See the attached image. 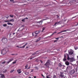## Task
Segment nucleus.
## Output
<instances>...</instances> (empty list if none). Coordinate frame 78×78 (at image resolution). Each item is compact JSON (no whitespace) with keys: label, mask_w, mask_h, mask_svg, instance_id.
Wrapping results in <instances>:
<instances>
[{"label":"nucleus","mask_w":78,"mask_h":78,"mask_svg":"<svg viewBox=\"0 0 78 78\" xmlns=\"http://www.w3.org/2000/svg\"><path fill=\"white\" fill-rule=\"evenodd\" d=\"M10 1L12 2H13V3H15V2H14V0H10Z\"/></svg>","instance_id":"30"},{"label":"nucleus","mask_w":78,"mask_h":78,"mask_svg":"<svg viewBox=\"0 0 78 78\" xmlns=\"http://www.w3.org/2000/svg\"><path fill=\"white\" fill-rule=\"evenodd\" d=\"M9 22H14V19H12L10 20H9Z\"/></svg>","instance_id":"23"},{"label":"nucleus","mask_w":78,"mask_h":78,"mask_svg":"<svg viewBox=\"0 0 78 78\" xmlns=\"http://www.w3.org/2000/svg\"><path fill=\"white\" fill-rule=\"evenodd\" d=\"M27 67H28V65H27L26 66H25V68L26 69H27Z\"/></svg>","instance_id":"27"},{"label":"nucleus","mask_w":78,"mask_h":78,"mask_svg":"<svg viewBox=\"0 0 78 78\" xmlns=\"http://www.w3.org/2000/svg\"><path fill=\"white\" fill-rule=\"evenodd\" d=\"M12 55H15V54H12Z\"/></svg>","instance_id":"55"},{"label":"nucleus","mask_w":78,"mask_h":78,"mask_svg":"<svg viewBox=\"0 0 78 78\" xmlns=\"http://www.w3.org/2000/svg\"><path fill=\"white\" fill-rule=\"evenodd\" d=\"M13 34L14 35V34H15V33H13Z\"/></svg>","instance_id":"59"},{"label":"nucleus","mask_w":78,"mask_h":78,"mask_svg":"<svg viewBox=\"0 0 78 78\" xmlns=\"http://www.w3.org/2000/svg\"><path fill=\"white\" fill-rule=\"evenodd\" d=\"M33 72V69H31V72Z\"/></svg>","instance_id":"50"},{"label":"nucleus","mask_w":78,"mask_h":78,"mask_svg":"<svg viewBox=\"0 0 78 78\" xmlns=\"http://www.w3.org/2000/svg\"><path fill=\"white\" fill-rule=\"evenodd\" d=\"M5 50V51H6V53L7 52H8V48H4V50Z\"/></svg>","instance_id":"16"},{"label":"nucleus","mask_w":78,"mask_h":78,"mask_svg":"<svg viewBox=\"0 0 78 78\" xmlns=\"http://www.w3.org/2000/svg\"><path fill=\"white\" fill-rule=\"evenodd\" d=\"M70 31V29H68L66 30V31Z\"/></svg>","instance_id":"33"},{"label":"nucleus","mask_w":78,"mask_h":78,"mask_svg":"<svg viewBox=\"0 0 78 78\" xmlns=\"http://www.w3.org/2000/svg\"><path fill=\"white\" fill-rule=\"evenodd\" d=\"M39 33H40V32L39 31H37L34 32V33H35V34H36L34 36L35 37H37V34H39Z\"/></svg>","instance_id":"7"},{"label":"nucleus","mask_w":78,"mask_h":78,"mask_svg":"<svg viewBox=\"0 0 78 78\" xmlns=\"http://www.w3.org/2000/svg\"><path fill=\"white\" fill-rule=\"evenodd\" d=\"M6 61H4V62H2V64H5V63H6Z\"/></svg>","instance_id":"34"},{"label":"nucleus","mask_w":78,"mask_h":78,"mask_svg":"<svg viewBox=\"0 0 78 78\" xmlns=\"http://www.w3.org/2000/svg\"><path fill=\"white\" fill-rule=\"evenodd\" d=\"M41 76H44V75L42 74H41Z\"/></svg>","instance_id":"54"},{"label":"nucleus","mask_w":78,"mask_h":78,"mask_svg":"<svg viewBox=\"0 0 78 78\" xmlns=\"http://www.w3.org/2000/svg\"><path fill=\"white\" fill-rule=\"evenodd\" d=\"M67 55H68V54H66L64 55V58L63 59L64 61H66L67 60V59H66V56H67Z\"/></svg>","instance_id":"9"},{"label":"nucleus","mask_w":78,"mask_h":78,"mask_svg":"<svg viewBox=\"0 0 78 78\" xmlns=\"http://www.w3.org/2000/svg\"><path fill=\"white\" fill-rule=\"evenodd\" d=\"M7 24L8 25H12V24L11 23L8 22Z\"/></svg>","instance_id":"19"},{"label":"nucleus","mask_w":78,"mask_h":78,"mask_svg":"<svg viewBox=\"0 0 78 78\" xmlns=\"http://www.w3.org/2000/svg\"><path fill=\"white\" fill-rule=\"evenodd\" d=\"M16 47H19L18 46H16Z\"/></svg>","instance_id":"62"},{"label":"nucleus","mask_w":78,"mask_h":78,"mask_svg":"<svg viewBox=\"0 0 78 78\" xmlns=\"http://www.w3.org/2000/svg\"><path fill=\"white\" fill-rule=\"evenodd\" d=\"M38 23H39V25H41V24H42V21H40L38 22ZM41 23V24H40V23Z\"/></svg>","instance_id":"18"},{"label":"nucleus","mask_w":78,"mask_h":78,"mask_svg":"<svg viewBox=\"0 0 78 78\" xmlns=\"http://www.w3.org/2000/svg\"><path fill=\"white\" fill-rule=\"evenodd\" d=\"M13 61V58H11V59H10L9 61L7 62V64H8L10 62H11V61Z\"/></svg>","instance_id":"11"},{"label":"nucleus","mask_w":78,"mask_h":78,"mask_svg":"<svg viewBox=\"0 0 78 78\" xmlns=\"http://www.w3.org/2000/svg\"><path fill=\"white\" fill-rule=\"evenodd\" d=\"M15 55H17L18 54H16Z\"/></svg>","instance_id":"58"},{"label":"nucleus","mask_w":78,"mask_h":78,"mask_svg":"<svg viewBox=\"0 0 78 78\" xmlns=\"http://www.w3.org/2000/svg\"><path fill=\"white\" fill-rule=\"evenodd\" d=\"M53 78H57L56 77V76L55 75H54L53 76Z\"/></svg>","instance_id":"36"},{"label":"nucleus","mask_w":78,"mask_h":78,"mask_svg":"<svg viewBox=\"0 0 78 78\" xmlns=\"http://www.w3.org/2000/svg\"><path fill=\"white\" fill-rule=\"evenodd\" d=\"M73 53V51L72 50H70L69 51V55H71Z\"/></svg>","instance_id":"5"},{"label":"nucleus","mask_w":78,"mask_h":78,"mask_svg":"<svg viewBox=\"0 0 78 78\" xmlns=\"http://www.w3.org/2000/svg\"><path fill=\"white\" fill-rule=\"evenodd\" d=\"M6 52L5 50V49L2 50L1 51V54H2V55H4L5 54H6Z\"/></svg>","instance_id":"6"},{"label":"nucleus","mask_w":78,"mask_h":78,"mask_svg":"<svg viewBox=\"0 0 78 78\" xmlns=\"http://www.w3.org/2000/svg\"><path fill=\"white\" fill-rule=\"evenodd\" d=\"M17 61V60H15L14 62H12V64H16V62Z\"/></svg>","instance_id":"26"},{"label":"nucleus","mask_w":78,"mask_h":78,"mask_svg":"<svg viewBox=\"0 0 78 78\" xmlns=\"http://www.w3.org/2000/svg\"><path fill=\"white\" fill-rule=\"evenodd\" d=\"M34 78H36V76H34Z\"/></svg>","instance_id":"57"},{"label":"nucleus","mask_w":78,"mask_h":78,"mask_svg":"<svg viewBox=\"0 0 78 78\" xmlns=\"http://www.w3.org/2000/svg\"><path fill=\"white\" fill-rule=\"evenodd\" d=\"M66 31H67L66 30H63V31H62V32H66Z\"/></svg>","instance_id":"37"},{"label":"nucleus","mask_w":78,"mask_h":78,"mask_svg":"<svg viewBox=\"0 0 78 78\" xmlns=\"http://www.w3.org/2000/svg\"><path fill=\"white\" fill-rule=\"evenodd\" d=\"M15 71V70L14 69H13V70H11L10 72V73H12V72H13L14 71Z\"/></svg>","instance_id":"22"},{"label":"nucleus","mask_w":78,"mask_h":78,"mask_svg":"<svg viewBox=\"0 0 78 78\" xmlns=\"http://www.w3.org/2000/svg\"><path fill=\"white\" fill-rule=\"evenodd\" d=\"M57 18L58 19V18H59V16H58V15H57Z\"/></svg>","instance_id":"52"},{"label":"nucleus","mask_w":78,"mask_h":78,"mask_svg":"<svg viewBox=\"0 0 78 78\" xmlns=\"http://www.w3.org/2000/svg\"><path fill=\"white\" fill-rule=\"evenodd\" d=\"M61 33H62V31H61V32H59V33H58V34H61Z\"/></svg>","instance_id":"40"},{"label":"nucleus","mask_w":78,"mask_h":78,"mask_svg":"<svg viewBox=\"0 0 78 78\" xmlns=\"http://www.w3.org/2000/svg\"><path fill=\"white\" fill-rule=\"evenodd\" d=\"M6 72V70H5L4 71H3V72H4V73H5Z\"/></svg>","instance_id":"46"},{"label":"nucleus","mask_w":78,"mask_h":78,"mask_svg":"<svg viewBox=\"0 0 78 78\" xmlns=\"http://www.w3.org/2000/svg\"><path fill=\"white\" fill-rule=\"evenodd\" d=\"M60 73V75H64V73L63 72H61Z\"/></svg>","instance_id":"32"},{"label":"nucleus","mask_w":78,"mask_h":78,"mask_svg":"<svg viewBox=\"0 0 78 78\" xmlns=\"http://www.w3.org/2000/svg\"><path fill=\"white\" fill-rule=\"evenodd\" d=\"M58 42V40H55L54 41V42Z\"/></svg>","instance_id":"47"},{"label":"nucleus","mask_w":78,"mask_h":78,"mask_svg":"<svg viewBox=\"0 0 78 78\" xmlns=\"http://www.w3.org/2000/svg\"><path fill=\"white\" fill-rule=\"evenodd\" d=\"M75 73V71L74 69L71 70L69 72V73L71 75H72Z\"/></svg>","instance_id":"3"},{"label":"nucleus","mask_w":78,"mask_h":78,"mask_svg":"<svg viewBox=\"0 0 78 78\" xmlns=\"http://www.w3.org/2000/svg\"><path fill=\"white\" fill-rule=\"evenodd\" d=\"M10 16L11 17H13V15H10Z\"/></svg>","instance_id":"41"},{"label":"nucleus","mask_w":78,"mask_h":78,"mask_svg":"<svg viewBox=\"0 0 78 78\" xmlns=\"http://www.w3.org/2000/svg\"><path fill=\"white\" fill-rule=\"evenodd\" d=\"M24 27V25H22V26L21 27V28H22V27Z\"/></svg>","instance_id":"51"},{"label":"nucleus","mask_w":78,"mask_h":78,"mask_svg":"<svg viewBox=\"0 0 78 78\" xmlns=\"http://www.w3.org/2000/svg\"><path fill=\"white\" fill-rule=\"evenodd\" d=\"M67 55V59L68 60V61H69L70 62H72L75 61V58L73 57L71 58L69 57V54H66Z\"/></svg>","instance_id":"1"},{"label":"nucleus","mask_w":78,"mask_h":78,"mask_svg":"<svg viewBox=\"0 0 78 78\" xmlns=\"http://www.w3.org/2000/svg\"><path fill=\"white\" fill-rule=\"evenodd\" d=\"M0 78H5V75L3 74H1V76H0Z\"/></svg>","instance_id":"12"},{"label":"nucleus","mask_w":78,"mask_h":78,"mask_svg":"<svg viewBox=\"0 0 78 78\" xmlns=\"http://www.w3.org/2000/svg\"><path fill=\"white\" fill-rule=\"evenodd\" d=\"M65 64L66 65H67V66H69V62L68 61H66V62H65Z\"/></svg>","instance_id":"14"},{"label":"nucleus","mask_w":78,"mask_h":78,"mask_svg":"<svg viewBox=\"0 0 78 78\" xmlns=\"http://www.w3.org/2000/svg\"><path fill=\"white\" fill-rule=\"evenodd\" d=\"M59 37H58L57 38H56L55 39H57V40H58V39H59Z\"/></svg>","instance_id":"45"},{"label":"nucleus","mask_w":78,"mask_h":78,"mask_svg":"<svg viewBox=\"0 0 78 78\" xmlns=\"http://www.w3.org/2000/svg\"><path fill=\"white\" fill-rule=\"evenodd\" d=\"M44 66H46V67H48L49 66V60H48L47 62L44 64Z\"/></svg>","instance_id":"8"},{"label":"nucleus","mask_w":78,"mask_h":78,"mask_svg":"<svg viewBox=\"0 0 78 78\" xmlns=\"http://www.w3.org/2000/svg\"><path fill=\"white\" fill-rule=\"evenodd\" d=\"M26 48H28V47H26Z\"/></svg>","instance_id":"56"},{"label":"nucleus","mask_w":78,"mask_h":78,"mask_svg":"<svg viewBox=\"0 0 78 78\" xmlns=\"http://www.w3.org/2000/svg\"><path fill=\"white\" fill-rule=\"evenodd\" d=\"M25 20L24 18L22 20V22H25Z\"/></svg>","instance_id":"35"},{"label":"nucleus","mask_w":78,"mask_h":78,"mask_svg":"<svg viewBox=\"0 0 78 78\" xmlns=\"http://www.w3.org/2000/svg\"><path fill=\"white\" fill-rule=\"evenodd\" d=\"M59 23H60V21H59V22H56L55 24V25H54V26L56 27V25H59V24H60Z\"/></svg>","instance_id":"10"},{"label":"nucleus","mask_w":78,"mask_h":78,"mask_svg":"<svg viewBox=\"0 0 78 78\" xmlns=\"http://www.w3.org/2000/svg\"><path fill=\"white\" fill-rule=\"evenodd\" d=\"M17 71L18 72V73H22V71H20V69H18Z\"/></svg>","instance_id":"13"},{"label":"nucleus","mask_w":78,"mask_h":78,"mask_svg":"<svg viewBox=\"0 0 78 78\" xmlns=\"http://www.w3.org/2000/svg\"><path fill=\"white\" fill-rule=\"evenodd\" d=\"M24 19L25 20V19H28V18L27 17H26V18H24Z\"/></svg>","instance_id":"49"},{"label":"nucleus","mask_w":78,"mask_h":78,"mask_svg":"<svg viewBox=\"0 0 78 78\" xmlns=\"http://www.w3.org/2000/svg\"><path fill=\"white\" fill-rule=\"evenodd\" d=\"M49 78L48 76H47L46 78Z\"/></svg>","instance_id":"60"},{"label":"nucleus","mask_w":78,"mask_h":78,"mask_svg":"<svg viewBox=\"0 0 78 78\" xmlns=\"http://www.w3.org/2000/svg\"><path fill=\"white\" fill-rule=\"evenodd\" d=\"M28 44V43H26V44H25V45L24 46H23V47L24 48H25V46H26V45H27Z\"/></svg>","instance_id":"24"},{"label":"nucleus","mask_w":78,"mask_h":78,"mask_svg":"<svg viewBox=\"0 0 78 78\" xmlns=\"http://www.w3.org/2000/svg\"><path fill=\"white\" fill-rule=\"evenodd\" d=\"M5 22H9V20H7L5 21Z\"/></svg>","instance_id":"39"},{"label":"nucleus","mask_w":78,"mask_h":78,"mask_svg":"<svg viewBox=\"0 0 78 78\" xmlns=\"http://www.w3.org/2000/svg\"><path fill=\"white\" fill-rule=\"evenodd\" d=\"M1 75H2V74H0V76H1Z\"/></svg>","instance_id":"64"},{"label":"nucleus","mask_w":78,"mask_h":78,"mask_svg":"<svg viewBox=\"0 0 78 78\" xmlns=\"http://www.w3.org/2000/svg\"><path fill=\"white\" fill-rule=\"evenodd\" d=\"M55 33H56V31H55V32H54L53 33V34H52L51 35V36H52V35H53V34H55Z\"/></svg>","instance_id":"38"},{"label":"nucleus","mask_w":78,"mask_h":78,"mask_svg":"<svg viewBox=\"0 0 78 78\" xmlns=\"http://www.w3.org/2000/svg\"><path fill=\"white\" fill-rule=\"evenodd\" d=\"M32 36H34V34L33 33H32Z\"/></svg>","instance_id":"48"},{"label":"nucleus","mask_w":78,"mask_h":78,"mask_svg":"<svg viewBox=\"0 0 78 78\" xmlns=\"http://www.w3.org/2000/svg\"><path fill=\"white\" fill-rule=\"evenodd\" d=\"M74 48L75 49V50H77V49H78V47H76V46H74Z\"/></svg>","instance_id":"21"},{"label":"nucleus","mask_w":78,"mask_h":78,"mask_svg":"<svg viewBox=\"0 0 78 78\" xmlns=\"http://www.w3.org/2000/svg\"><path fill=\"white\" fill-rule=\"evenodd\" d=\"M60 76L61 78H62L64 76V74H60Z\"/></svg>","instance_id":"17"},{"label":"nucleus","mask_w":78,"mask_h":78,"mask_svg":"<svg viewBox=\"0 0 78 78\" xmlns=\"http://www.w3.org/2000/svg\"><path fill=\"white\" fill-rule=\"evenodd\" d=\"M3 27H6L7 26V24H4L3 25Z\"/></svg>","instance_id":"28"},{"label":"nucleus","mask_w":78,"mask_h":78,"mask_svg":"<svg viewBox=\"0 0 78 78\" xmlns=\"http://www.w3.org/2000/svg\"><path fill=\"white\" fill-rule=\"evenodd\" d=\"M58 66H59L60 67H62V64H61V63H59L58 64Z\"/></svg>","instance_id":"20"},{"label":"nucleus","mask_w":78,"mask_h":78,"mask_svg":"<svg viewBox=\"0 0 78 78\" xmlns=\"http://www.w3.org/2000/svg\"><path fill=\"white\" fill-rule=\"evenodd\" d=\"M29 78H31V77H29Z\"/></svg>","instance_id":"63"},{"label":"nucleus","mask_w":78,"mask_h":78,"mask_svg":"<svg viewBox=\"0 0 78 78\" xmlns=\"http://www.w3.org/2000/svg\"><path fill=\"white\" fill-rule=\"evenodd\" d=\"M75 17H76V16L73 17V18H72V19H73V18H75Z\"/></svg>","instance_id":"53"},{"label":"nucleus","mask_w":78,"mask_h":78,"mask_svg":"<svg viewBox=\"0 0 78 78\" xmlns=\"http://www.w3.org/2000/svg\"><path fill=\"white\" fill-rule=\"evenodd\" d=\"M30 68H31V67H30V66H29L28 68H27V69H30Z\"/></svg>","instance_id":"43"},{"label":"nucleus","mask_w":78,"mask_h":78,"mask_svg":"<svg viewBox=\"0 0 78 78\" xmlns=\"http://www.w3.org/2000/svg\"><path fill=\"white\" fill-rule=\"evenodd\" d=\"M38 51H37V52H36V53H35L33 54H32V56H33V57H32V58H30V59L31 60V59H32L33 58H34L35 56H36V54H37V53H37V52H38Z\"/></svg>","instance_id":"4"},{"label":"nucleus","mask_w":78,"mask_h":78,"mask_svg":"<svg viewBox=\"0 0 78 78\" xmlns=\"http://www.w3.org/2000/svg\"><path fill=\"white\" fill-rule=\"evenodd\" d=\"M44 30H45V28L43 27V28H42V32H43V31H44Z\"/></svg>","instance_id":"31"},{"label":"nucleus","mask_w":78,"mask_h":78,"mask_svg":"<svg viewBox=\"0 0 78 78\" xmlns=\"http://www.w3.org/2000/svg\"><path fill=\"white\" fill-rule=\"evenodd\" d=\"M35 68L36 69H37V70H38V67H37V66L35 67Z\"/></svg>","instance_id":"29"},{"label":"nucleus","mask_w":78,"mask_h":78,"mask_svg":"<svg viewBox=\"0 0 78 78\" xmlns=\"http://www.w3.org/2000/svg\"><path fill=\"white\" fill-rule=\"evenodd\" d=\"M40 61L41 63H43V62L42 61V60H40Z\"/></svg>","instance_id":"44"},{"label":"nucleus","mask_w":78,"mask_h":78,"mask_svg":"<svg viewBox=\"0 0 78 78\" xmlns=\"http://www.w3.org/2000/svg\"><path fill=\"white\" fill-rule=\"evenodd\" d=\"M41 37H40L39 38H38L37 41H35L36 42H39V41L41 40Z\"/></svg>","instance_id":"15"},{"label":"nucleus","mask_w":78,"mask_h":78,"mask_svg":"<svg viewBox=\"0 0 78 78\" xmlns=\"http://www.w3.org/2000/svg\"><path fill=\"white\" fill-rule=\"evenodd\" d=\"M77 59H78V56H77Z\"/></svg>","instance_id":"61"},{"label":"nucleus","mask_w":78,"mask_h":78,"mask_svg":"<svg viewBox=\"0 0 78 78\" xmlns=\"http://www.w3.org/2000/svg\"><path fill=\"white\" fill-rule=\"evenodd\" d=\"M19 48H24L23 47V46L22 47H19Z\"/></svg>","instance_id":"42"},{"label":"nucleus","mask_w":78,"mask_h":78,"mask_svg":"<svg viewBox=\"0 0 78 78\" xmlns=\"http://www.w3.org/2000/svg\"><path fill=\"white\" fill-rule=\"evenodd\" d=\"M25 74L26 75H28L29 74V73L28 72H26L25 73Z\"/></svg>","instance_id":"25"},{"label":"nucleus","mask_w":78,"mask_h":78,"mask_svg":"<svg viewBox=\"0 0 78 78\" xmlns=\"http://www.w3.org/2000/svg\"><path fill=\"white\" fill-rule=\"evenodd\" d=\"M2 42L4 43V44H6V42L8 41V40H7V38H5V37H4L2 39Z\"/></svg>","instance_id":"2"}]
</instances>
